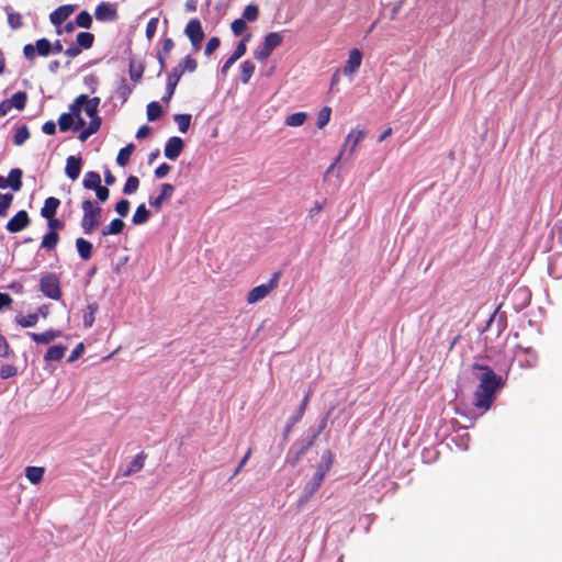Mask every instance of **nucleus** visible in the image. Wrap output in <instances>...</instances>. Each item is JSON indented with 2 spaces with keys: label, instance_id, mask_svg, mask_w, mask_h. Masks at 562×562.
Instances as JSON below:
<instances>
[{
  "label": "nucleus",
  "instance_id": "nucleus-1",
  "mask_svg": "<svg viewBox=\"0 0 562 562\" xmlns=\"http://www.w3.org/2000/svg\"><path fill=\"white\" fill-rule=\"evenodd\" d=\"M472 372L479 380V386L474 392V405L487 411L496 397V391L503 387V379L487 364L475 362Z\"/></svg>",
  "mask_w": 562,
  "mask_h": 562
},
{
  "label": "nucleus",
  "instance_id": "nucleus-2",
  "mask_svg": "<svg viewBox=\"0 0 562 562\" xmlns=\"http://www.w3.org/2000/svg\"><path fill=\"white\" fill-rule=\"evenodd\" d=\"M327 419L322 418L317 427H310L304 437L295 440L290 447L285 462L292 468L296 467L307 451L314 446L316 439L326 427Z\"/></svg>",
  "mask_w": 562,
  "mask_h": 562
},
{
  "label": "nucleus",
  "instance_id": "nucleus-3",
  "mask_svg": "<svg viewBox=\"0 0 562 562\" xmlns=\"http://www.w3.org/2000/svg\"><path fill=\"white\" fill-rule=\"evenodd\" d=\"M198 64L195 59L191 56H186L184 59L179 63L168 74L166 91L161 101L168 103L175 94L176 88L178 83H180V79L186 71L194 72L196 70Z\"/></svg>",
  "mask_w": 562,
  "mask_h": 562
},
{
  "label": "nucleus",
  "instance_id": "nucleus-4",
  "mask_svg": "<svg viewBox=\"0 0 562 562\" xmlns=\"http://www.w3.org/2000/svg\"><path fill=\"white\" fill-rule=\"evenodd\" d=\"M81 210L83 215L80 222V227L83 234L91 235L100 226L102 209L91 200H85L81 203Z\"/></svg>",
  "mask_w": 562,
  "mask_h": 562
},
{
  "label": "nucleus",
  "instance_id": "nucleus-5",
  "mask_svg": "<svg viewBox=\"0 0 562 562\" xmlns=\"http://www.w3.org/2000/svg\"><path fill=\"white\" fill-rule=\"evenodd\" d=\"M40 291L48 299L58 301L61 297L60 281L56 273L46 272L40 279Z\"/></svg>",
  "mask_w": 562,
  "mask_h": 562
},
{
  "label": "nucleus",
  "instance_id": "nucleus-6",
  "mask_svg": "<svg viewBox=\"0 0 562 562\" xmlns=\"http://www.w3.org/2000/svg\"><path fill=\"white\" fill-rule=\"evenodd\" d=\"M283 36L281 33L271 32L265 36L263 42L255 50V57L259 61H263L269 58L272 52L281 45Z\"/></svg>",
  "mask_w": 562,
  "mask_h": 562
},
{
  "label": "nucleus",
  "instance_id": "nucleus-7",
  "mask_svg": "<svg viewBox=\"0 0 562 562\" xmlns=\"http://www.w3.org/2000/svg\"><path fill=\"white\" fill-rule=\"evenodd\" d=\"M280 276L281 272H274L267 283H262L251 289L247 294V303L255 304L265 299L266 296H268L270 292L278 286Z\"/></svg>",
  "mask_w": 562,
  "mask_h": 562
},
{
  "label": "nucleus",
  "instance_id": "nucleus-8",
  "mask_svg": "<svg viewBox=\"0 0 562 562\" xmlns=\"http://www.w3.org/2000/svg\"><path fill=\"white\" fill-rule=\"evenodd\" d=\"M184 34L189 37L192 46L195 49H199L202 41L204 40L201 21L199 19L190 20L186 26Z\"/></svg>",
  "mask_w": 562,
  "mask_h": 562
},
{
  "label": "nucleus",
  "instance_id": "nucleus-9",
  "mask_svg": "<svg viewBox=\"0 0 562 562\" xmlns=\"http://www.w3.org/2000/svg\"><path fill=\"white\" fill-rule=\"evenodd\" d=\"M308 401H310V393L305 394L297 411L291 417H289V419L284 426V429H283V441H286L289 439V436L292 431L293 426L296 425L303 418V415L306 411Z\"/></svg>",
  "mask_w": 562,
  "mask_h": 562
},
{
  "label": "nucleus",
  "instance_id": "nucleus-10",
  "mask_svg": "<svg viewBox=\"0 0 562 562\" xmlns=\"http://www.w3.org/2000/svg\"><path fill=\"white\" fill-rule=\"evenodd\" d=\"M94 16L99 22H112L117 18L115 3L101 2L97 5Z\"/></svg>",
  "mask_w": 562,
  "mask_h": 562
},
{
  "label": "nucleus",
  "instance_id": "nucleus-11",
  "mask_svg": "<svg viewBox=\"0 0 562 562\" xmlns=\"http://www.w3.org/2000/svg\"><path fill=\"white\" fill-rule=\"evenodd\" d=\"M31 223V218L25 210L19 211L5 225V229L10 233H19L26 228Z\"/></svg>",
  "mask_w": 562,
  "mask_h": 562
},
{
  "label": "nucleus",
  "instance_id": "nucleus-12",
  "mask_svg": "<svg viewBox=\"0 0 562 562\" xmlns=\"http://www.w3.org/2000/svg\"><path fill=\"white\" fill-rule=\"evenodd\" d=\"M184 148V142L179 136H171L165 145L164 155L169 160H176Z\"/></svg>",
  "mask_w": 562,
  "mask_h": 562
},
{
  "label": "nucleus",
  "instance_id": "nucleus-13",
  "mask_svg": "<svg viewBox=\"0 0 562 562\" xmlns=\"http://www.w3.org/2000/svg\"><path fill=\"white\" fill-rule=\"evenodd\" d=\"M76 4H63L49 14V21L53 25H61L76 10Z\"/></svg>",
  "mask_w": 562,
  "mask_h": 562
},
{
  "label": "nucleus",
  "instance_id": "nucleus-14",
  "mask_svg": "<svg viewBox=\"0 0 562 562\" xmlns=\"http://www.w3.org/2000/svg\"><path fill=\"white\" fill-rule=\"evenodd\" d=\"M175 190V186H172L171 183H162L160 187V193L156 198L149 199V206H151L156 211H159L164 202L172 196Z\"/></svg>",
  "mask_w": 562,
  "mask_h": 562
},
{
  "label": "nucleus",
  "instance_id": "nucleus-15",
  "mask_svg": "<svg viewBox=\"0 0 562 562\" xmlns=\"http://www.w3.org/2000/svg\"><path fill=\"white\" fill-rule=\"evenodd\" d=\"M82 167V159L79 156H69L66 160L65 173L71 179L76 180L79 178Z\"/></svg>",
  "mask_w": 562,
  "mask_h": 562
},
{
  "label": "nucleus",
  "instance_id": "nucleus-16",
  "mask_svg": "<svg viewBox=\"0 0 562 562\" xmlns=\"http://www.w3.org/2000/svg\"><path fill=\"white\" fill-rule=\"evenodd\" d=\"M334 463V453L330 450H325L322 453L321 460L316 467V471L314 474L319 475L325 479L326 474L329 472Z\"/></svg>",
  "mask_w": 562,
  "mask_h": 562
},
{
  "label": "nucleus",
  "instance_id": "nucleus-17",
  "mask_svg": "<svg viewBox=\"0 0 562 562\" xmlns=\"http://www.w3.org/2000/svg\"><path fill=\"white\" fill-rule=\"evenodd\" d=\"M362 60V53L358 48H353L349 53L346 66L344 67L345 75H352L356 72Z\"/></svg>",
  "mask_w": 562,
  "mask_h": 562
},
{
  "label": "nucleus",
  "instance_id": "nucleus-18",
  "mask_svg": "<svg viewBox=\"0 0 562 562\" xmlns=\"http://www.w3.org/2000/svg\"><path fill=\"white\" fill-rule=\"evenodd\" d=\"M27 335L34 342L47 345L52 342L54 339L61 336V331L57 329H48L45 330L44 333H29Z\"/></svg>",
  "mask_w": 562,
  "mask_h": 562
},
{
  "label": "nucleus",
  "instance_id": "nucleus-19",
  "mask_svg": "<svg viewBox=\"0 0 562 562\" xmlns=\"http://www.w3.org/2000/svg\"><path fill=\"white\" fill-rule=\"evenodd\" d=\"M133 91L134 86L130 85L125 77H120L117 80V86L115 88V95L122 100V104H124L128 100Z\"/></svg>",
  "mask_w": 562,
  "mask_h": 562
},
{
  "label": "nucleus",
  "instance_id": "nucleus-20",
  "mask_svg": "<svg viewBox=\"0 0 562 562\" xmlns=\"http://www.w3.org/2000/svg\"><path fill=\"white\" fill-rule=\"evenodd\" d=\"M75 244H76L77 252L82 260L87 261V260L91 259L92 252H93L92 243H90L89 240H87L82 237H78L76 239Z\"/></svg>",
  "mask_w": 562,
  "mask_h": 562
},
{
  "label": "nucleus",
  "instance_id": "nucleus-21",
  "mask_svg": "<svg viewBox=\"0 0 562 562\" xmlns=\"http://www.w3.org/2000/svg\"><path fill=\"white\" fill-rule=\"evenodd\" d=\"M60 205L59 199L49 196L45 200L43 207L41 209V216L44 218L53 217L56 214L58 206Z\"/></svg>",
  "mask_w": 562,
  "mask_h": 562
},
{
  "label": "nucleus",
  "instance_id": "nucleus-22",
  "mask_svg": "<svg viewBox=\"0 0 562 562\" xmlns=\"http://www.w3.org/2000/svg\"><path fill=\"white\" fill-rule=\"evenodd\" d=\"M366 132L359 127L352 130L346 137V144L350 145V155L353 154L358 144L364 138Z\"/></svg>",
  "mask_w": 562,
  "mask_h": 562
},
{
  "label": "nucleus",
  "instance_id": "nucleus-23",
  "mask_svg": "<svg viewBox=\"0 0 562 562\" xmlns=\"http://www.w3.org/2000/svg\"><path fill=\"white\" fill-rule=\"evenodd\" d=\"M125 228V223L121 218H114L110 222L109 225L104 226L101 229L102 236H110V235H119L121 234Z\"/></svg>",
  "mask_w": 562,
  "mask_h": 562
},
{
  "label": "nucleus",
  "instance_id": "nucleus-24",
  "mask_svg": "<svg viewBox=\"0 0 562 562\" xmlns=\"http://www.w3.org/2000/svg\"><path fill=\"white\" fill-rule=\"evenodd\" d=\"M66 350L67 347L63 345L52 346L47 349L46 353L44 355V360L46 362L59 361L60 359L64 358Z\"/></svg>",
  "mask_w": 562,
  "mask_h": 562
},
{
  "label": "nucleus",
  "instance_id": "nucleus-25",
  "mask_svg": "<svg viewBox=\"0 0 562 562\" xmlns=\"http://www.w3.org/2000/svg\"><path fill=\"white\" fill-rule=\"evenodd\" d=\"M498 310H499V307H497L491 314L490 318L486 322V326L484 328V330H488V329L492 328L493 324L496 323V334H497V336L502 333V330L506 326V323H505V319H504L503 315H497L498 314Z\"/></svg>",
  "mask_w": 562,
  "mask_h": 562
},
{
  "label": "nucleus",
  "instance_id": "nucleus-26",
  "mask_svg": "<svg viewBox=\"0 0 562 562\" xmlns=\"http://www.w3.org/2000/svg\"><path fill=\"white\" fill-rule=\"evenodd\" d=\"M23 171L20 168H13L8 176V184L13 191H20L22 188Z\"/></svg>",
  "mask_w": 562,
  "mask_h": 562
},
{
  "label": "nucleus",
  "instance_id": "nucleus-27",
  "mask_svg": "<svg viewBox=\"0 0 562 562\" xmlns=\"http://www.w3.org/2000/svg\"><path fill=\"white\" fill-rule=\"evenodd\" d=\"M146 459V454L144 452L138 453L127 465L124 471V475L128 476L138 471H140L144 467V461Z\"/></svg>",
  "mask_w": 562,
  "mask_h": 562
},
{
  "label": "nucleus",
  "instance_id": "nucleus-28",
  "mask_svg": "<svg viewBox=\"0 0 562 562\" xmlns=\"http://www.w3.org/2000/svg\"><path fill=\"white\" fill-rule=\"evenodd\" d=\"M145 67L143 64H139L138 66H135L134 58H130L128 61V75L130 79L136 85L138 83L144 75Z\"/></svg>",
  "mask_w": 562,
  "mask_h": 562
},
{
  "label": "nucleus",
  "instance_id": "nucleus-29",
  "mask_svg": "<svg viewBox=\"0 0 562 562\" xmlns=\"http://www.w3.org/2000/svg\"><path fill=\"white\" fill-rule=\"evenodd\" d=\"M101 184V176L97 171L86 172L82 186L87 190H94Z\"/></svg>",
  "mask_w": 562,
  "mask_h": 562
},
{
  "label": "nucleus",
  "instance_id": "nucleus-30",
  "mask_svg": "<svg viewBox=\"0 0 562 562\" xmlns=\"http://www.w3.org/2000/svg\"><path fill=\"white\" fill-rule=\"evenodd\" d=\"M150 217V212L147 210L145 204H139L136 207V211L132 217V223L134 225H143L148 222Z\"/></svg>",
  "mask_w": 562,
  "mask_h": 562
},
{
  "label": "nucleus",
  "instance_id": "nucleus-31",
  "mask_svg": "<svg viewBox=\"0 0 562 562\" xmlns=\"http://www.w3.org/2000/svg\"><path fill=\"white\" fill-rule=\"evenodd\" d=\"M94 35L90 32H80L76 37V45L80 49H89L93 46Z\"/></svg>",
  "mask_w": 562,
  "mask_h": 562
},
{
  "label": "nucleus",
  "instance_id": "nucleus-32",
  "mask_svg": "<svg viewBox=\"0 0 562 562\" xmlns=\"http://www.w3.org/2000/svg\"><path fill=\"white\" fill-rule=\"evenodd\" d=\"M162 106L157 101H151L147 104L146 114L149 122L158 121L162 116Z\"/></svg>",
  "mask_w": 562,
  "mask_h": 562
},
{
  "label": "nucleus",
  "instance_id": "nucleus-33",
  "mask_svg": "<svg viewBox=\"0 0 562 562\" xmlns=\"http://www.w3.org/2000/svg\"><path fill=\"white\" fill-rule=\"evenodd\" d=\"M59 243V235L57 232L48 231L42 239L41 248L53 250Z\"/></svg>",
  "mask_w": 562,
  "mask_h": 562
},
{
  "label": "nucleus",
  "instance_id": "nucleus-34",
  "mask_svg": "<svg viewBox=\"0 0 562 562\" xmlns=\"http://www.w3.org/2000/svg\"><path fill=\"white\" fill-rule=\"evenodd\" d=\"M256 66L251 60H245L240 64V81L246 85L250 81Z\"/></svg>",
  "mask_w": 562,
  "mask_h": 562
},
{
  "label": "nucleus",
  "instance_id": "nucleus-35",
  "mask_svg": "<svg viewBox=\"0 0 562 562\" xmlns=\"http://www.w3.org/2000/svg\"><path fill=\"white\" fill-rule=\"evenodd\" d=\"M525 353V358L519 360L520 367L535 368L538 362V356L531 348L521 349Z\"/></svg>",
  "mask_w": 562,
  "mask_h": 562
},
{
  "label": "nucleus",
  "instance_id": "nucleus-36",
  "mask_svg": "<svg viewBox=\"0 0 562 562\" xmlns=\"http://www.w3.org/2000/svg\"><path fill=\"white\" fill-rule=\"evenodd\" d=\"M135 146L133 143L126 145L125 147L121 148L117 156H116V164L120 167H125L131 158L132 153L134 151Z\"/></svg>",
  "mask_w": 562,
  "mask_h": 562
},
{
  "label": "nucleus",
  "instance_id": "nucleus-37",
  "mask_svg": "<svg viewBox=\"0 0 562 562\" xmlns=\"http://www.w3.org/2000/svg\"><path fill=\"white\" fill-rule=\"evenodd\" d=\"M100 101L99 97L89 98L87 95V100L83 101L85 113L87 116L98 115Z\"/></svg>",
  "mask_w": 562,
  "mask_h": 562
},
{
  "label": "nucleus",
  "instance_id": "nucleus-38",
  "mask_svg": "<svg viewBox=\"0 0 562 562\" xmlns=\"http://www.w3.org/2000/svg\"><path fill=\"white\" fill-rule=\"evenodd\" d=\"M38 322V314L31 313L27 315H18L15 317V323L23 328L34 327Z\"/></svg>",
  "mask_w": 562,
  "mask_h": 562
},
{
  "label": "nucleus",
  "instance_id": "nucleus-39",
  "mask_svg": "<svg viewBox=\"0 0 562 562\" xmlns=\"http://www.w3.org/2000/svg\"><path fill=\"white\" fill-rule=\"evenodd\" d=\"M87 100V94H80L78 95L74 102L69 105V112H67L68 115L71 117L81 115V112L85 111L83 108V101Z\"/></svg>",
  "mask_w": 562,
  "mask_h": 562
},
{
  "label": "nucleus",
  "instance_id": "nucleus-40",
  "mask_svg": "<svg viewBox=\"0 0 562 562\" xmlns=\"http://www.w3.org/2000/svg\"><path fill=\"white\" fill-rule=\"evenodd\" d=\"M173 120L178 125L179 132L184 134L190 128L192 116L187 113L175 114Z\"/></svg>",
  "mask_w": 562,
  "mask_h": 562
},
{
  "label": "nucleus",
  "instance_id": "nucleus-41",
  "mask_svg": "<svg viewBox=\"0 0 562 562\" xmlns=\"http://www.w3.org/2000/svg\"><path fill=\"white\" fill-rule=\"evenodd\" d=\"M44 469L40 467H27L25 469V476L32 484H37L42 481Z\"/></svg>",
  "mask_w": 562,
  "mask_h": 562
},
{
  "label": "nucleus",
  "instance_id": "nucleus-42",
  "mask_svg": "<svg viewBox=\"0 0 562 562\" xmlns=\"http://www.w3.org/2000/svg\"><path fill=\"white\" fill-rule=\"evenodd\" d=\"M8 100L12 108H15L16 110L21 111L26 105L27 94L24 91H18L11 97V99Z\"/></svg>",
  "mask_w": 562,
  "mask_h": 562
},
{
  "label": "nucleus",
  "instance_id": "nucleus-43",
  "mask_svg": "<svg viewBox=\"0 0 562 562\" xmlns=\"http://www.w3.org/2000/svg\"><path fill=\"white\" fill-rule=\"evenodd\" d=\"M99 306L97 303H91L87 306V310L85 311L83 313V326L86 328H90L92 327L93 323H94V315L98 311Z\"/></svg>",
  "mask_w": 562,
  "mask_h": 562
},
{
  "label": "nucleus",
  "instance_id": "nucleus-44",
  "mask_svg": "<svg viewBox=\"0 0 562 562\" xmlns=\"http://www.w3.org/2000/svg\"><path fill=\"white\" fill-rule=\"evenodd\" d=\"M307 119V114L305 112H295L290 114L285 119V125L299 127L304 124Z\"/></svg>",
  "mask_w": 562,
  "mask_h": 562
},
{
  "label": "nucleus",
  "instance_id": "nucleus-45",
  "mask_svg": "<svg viewBox=\"0 0 562 562\" xmlns=\"http://www.w3.org/2000/svg\"><path fill=\"white\" fill-rule=\"evenodd\" d=\"M30 137V131L26 125H22L16 128L15 134L13 136V143L16 146L23 145Z\"/></svg>",
  "mask_w": 562,
  "mask_h": 562
},
{
  "label": "nucleus",
  "instance_id": "nucleus-46",
  "mask_svg": "<svg viewBox=\"0 0 562 562\" xmlns=\"http://www.w3.org/2000/svg\"><path fill=\"white\" fill-rule=\"evenodd\" d=\"M92 16L91 14L83 10L81 12H79L76 16V25L79 26V27H82V29H90L91 25H92Z\"/></svg>",
  "mask_w": 562,
  "mask_h": 562
},
{
  "label": "nucleus",
  "instance_id": "nucleus-47",
  "mask_svg": "<svg viewBox=\"0 0 562 562\" xmlns=\"http://www.w3.org/2000/svg\"><path fill=\"white\" fill-rule=\"evenodd\" d=\"M259 16V9L256 4L254 3H250L248 5L245 7L244 9V12H243V15L240 19H244V21H249V22H254L258 19Z\"/></svg>",
  "mask_w": 562,
  "mask_h": 562
},
{
  "label": "nucleus",
  "instance_id": "nucleus-48",
  "mask_svg": "<svg viewBox=\"0 0 562 562\" xmlns=\"http://www.w3.org/2000/svg\"><path fill=\"white\" fill-rule=\"evenodd\" d=\"M139 187V179L136 176H130L125 184L123 187V193L126 195H131L135 193L138 190Z\"/></svg>",
  "mask_w": 562,
  "mask_h": 562
},
{
  "label": "nucleus",
  "instance_id": "nucleus-49",
  "mask_svg": "<svg viewBox=\"0 0 562 562\" xmlns=\"http://www.w3.org/2000/svg\"><path fill=\"white\" fill-rule=\"evenodd\" d=\"M36 53L40 56L46 57L50 54V41L42 37L35 42Z\"/></svg>",
  "mask_w": 562,
  "mask_h": 562
},
{
  "label": "nucleus",
  "instance_id": "nucleus-50",
  "mask_svg": "<svg viewBox=\"0 0 562 562\" xmlns=\"http://www.w3.org/2000/svg\"><path fill=\"white\" fill-rule=\"evenodd\" d=\"M8 12V24L12 30H18L23 25L22 15L19 12L9 11V7L5 8Z\"/></svg>",
  "mask_w": 562,
  "mask_h": 562
},
{
  "label": "nucleus",
  "instance_id": "nucleus-51",
  "mask_svg": "<svg viewBox=\"0 0 562 562\" xmlns=\"http://www.w3.org/2000/svg\"><path fill=\"white\" fill-rule=\"evenodd\" d=\"M331 109L329 106H324L317 115L316 126L318 128L325 127L330 120Z\"/></svg>",
  "mask_w": 562,
  "mask_h": 562
},
{
  "label": "nucleus",
  "instance_id": "nucleus-52",
  "mask_svg": "<svg viewBox=\"0 0 562 562\" xmlns=\"http://www.w3.org/2000/svg\"><path fill=\"white\" fill-rule=\"evenodd\" d=\"M516 296H519L520 300H521V303L517 307L518 310L524 308L525 306H527L530 303L531 293L527 289H525V288L517 289L514 292V297H516Z\"/></svg>",
  "mask_w": 562,
  "mask_h": 562
},
{
  "label": "nucleus",
  "instance_id": "nucleus-53",
  "mask_svg": "<svg viewBox=\"0 0 562 562\" xmlns=\"http://www.w3.org/2000/svg\"><path fill=\"white\" fill-rule=\"evenodd\" d=\"M74 117L68 115L67 113L60 114L58 119V126L60 132H67L72 130Z\"/></svg>",
  "mask_w": 562,
  "mask_h": 562
},
{
  "label": "nucleus",
  "instance_id": "nucleus-54",
  "mask_svg": "<svg viewBox=\"0 0 562 562\" xmlns=\"http://www.w3.org/2000/svg\"><path fill=\"white\" fill-rule=\"evenodd\" d=\"M13 201V195L10 193H0V216H5L8 210Z\"/></svg>",
  "mask_w": 562,
  "mask_h": 562
},
{
  "label": "nucleus",
  "instance_id": "nucleus-55",
  "mask_svg": "<svg viewBox=\"0 0 562 562\" xmlns=\"http://www.w3.org/2000/svg\"><path fill=\"white\" fill-rule=\"evenodd\" d=\"M324 479L319 475L314 474L312 479L305 484L304 488L308 491V493L315 494L317 490L321 487Z\"/></svg>",
  "mask_w": 562,
  "mask_h": 562
},
{
  "label": "nucleus",
  "instance_id": "nucleus-56",
  "mask_svg": "<svg viewBox=\"0 0 562 562\" xmlns=\"http://www.w3.org/2000/svg\"><path fill=\"white\" fill-rule=\"evenodd\" d=\"M18 374V369L13 364H2L0 368V378L7 380Z\"/></svg>",
  "mask_w": 562,
  "mask_h": 562
},
{
  "label": "nucleus",
  "instance_id": "nucleus-57",
  "mask_svg": "<svg viewBox=\"0 0 562 562\" xmlns=\"http://www.w3.org/2000/svg\"><path fill=\"white\" fill-rule=\"evenodd\" d=\"M250 35L245 36L236 46L234 53L231 55L234 59L241 58L247 50L246 43L249 41Z\"/></svg>",
  "mask_w": 562,
  "mask_h": 562
},
{
  "label": "nucleus",
  "instance_id": "nucleus-58",
  "mask_svg": "<svg viewBox=\"0 0 562 562\" xmlns=\"http://www.w3.org/2000/svg\"><path fill=\"white\" fill-rule=\"evenodd\" d=\"M559 258L554 257L549 260L548 272L554 279H560L562 277V268H558Z\"/></svg>",
  "mask_w": 562,
  "mask_h": 562
},
{
  "label": "nucleus",
  "instance_id": "nucleus-59",
  "mask_svg": "<svg viewBox=\"0 0 562 562\" xmlns=\"http://www.w3.org/2000/svg\"><path fill=\"white\" fill-rule=\"evenodd\" d=\"M131 203L126 199H121L116 202L114 210L121 216L125 217L128 214Z\"/></svg>",
  "mask_w": 562,
  "mask_h": 562
},
{
  "label": "nucleus",
  "instance_id": "nucleus-60",
  "mask_svg": "<svg viewBox=\"0 0 562 562\" xmlns=\"http://www.w3.org/2000/svg\"><path fill=\"white\" fill-rule=\"evenodd\" d=\"M231 29L234 35L240 36L247 30V23L244 19H236L232 22Z\"/></svg>",
  "mask_w": 562,
  "mask_h": 562
},
{
  "label": "nucleus",
  "instance_id": "nucleus-61",
  "mask_svg": "<svg viewBox=\"0 0 562 562\" xmlns=\"http://www.w3.org/2000/svg\"><path fill=\"white\" fill-rule=\"evenodd\" d=\"M220 45H221V41L218 37H216V36L211 37L205 45L204 54L206 56L212 55L220 47Z\"/></svg>",
  "mask_w": 562,
  "mask_h": 562
},
{
  "label": "nucleus",
  "instance_id": "nucleus-62",
  "mask_svg": "<svg viewBox=\"0 0 562 562\" xmlns=\"http://www.w3.org/2000/svg\"><path fill=\"white\" fill-rule=\"evenodd\" d=\"M97 200L101 203L108 201L110 196V190L108 187L100 184L98 188L94 189Z\"/></svg>",
  "mask_w": 562,
  "mask_h": 562
},
{
  "label": "nucleus",
  "instance_id": "nucleus-63",
  "mask_svg": "<svg viewBox=\"0 0 562 562\" xmlns=\"http://www.w3.org/2000/svg\"><path fill=\"white\" fill-rule=\"evenodd\" d=\"M46 220H47V226H48L49 231L58 232V231L64 229V227H65V223L63 221H60L59 218H56L55 216L47 217Z\"/></svg>",
  "mask_w": 562,
  "mask_h": 562
},
{
  "label": "nucleus",
  "instance_id": "nucleus-64",
  "mask_svg": "<svg viewBox=\"0 0 562 562\" xmlns=\"http://www.w3.org/2000/svg\"><path fill=\"white\" fill-rule=\"evenodd\" d=\"M158 18H151L147 25H146V37L148 40H151L155 34H156V31H157V26H158Z\"/></svg>",
  "mask_w": 562,
  "mask_h": 562
}]
</instances>
